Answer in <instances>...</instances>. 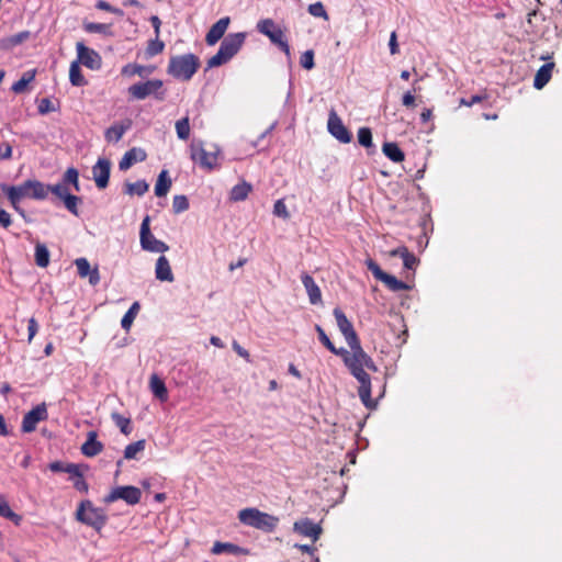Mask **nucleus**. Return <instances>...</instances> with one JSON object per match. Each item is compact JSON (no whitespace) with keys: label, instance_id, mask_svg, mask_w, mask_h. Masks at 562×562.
<instances>
[{"label":"nucleus","instance_id":"f257e3e1","mask_svg":"<svg viewBox=\"0 0 562 562\" xmlns=\"http://www.w3.org/2000/svg\"><path fill=\"white\" fill-rule=\"evenodd\" d=\"M315 329L318 334L319 341L334 355L339 356L347 369L349 370L350 374L360 383V386L358 389V394L362 403L366 407L372 408L374 406V402L371 398V378L370 375L362 370V368H359L356 362L352 360V355L349 353V350L345 348H336L335 345L331 342L329 337L326 335L325 330L319 326L316 325Z\"/></svg>","mask_w":562,"mask_h":562},{"label":"nucleus","instance_id":"f03ea898","mask_svg":"<svg viewBox=\"0 0 562 562\" xmlns=\"http://www.w3.org/2000/svg\"><path fill=\"white\" fill-rule=\"evenodd\" d=\"M334 316L336 318L337 326L346 339L352 355V360L362 370L368 369L372 372L378 371V367L373 359L363 350L361 347L360 339L356 333L352 323L347 318L346 314L339 308L334 310Z\"/></svg>","mask_w":562,"mask_h":562},{"label":"nucleus","instance_id":"7ed1b4c3","mask_svg":"<svg viewBox=\"0 0 562 562\" xmlns=\"http://www.w3.org/2000/svg\"><path fill=\"white\" fill-rule=\"evenodd\" d=\"M240 524L267 533L276 531L280 519L278 516L261 512L256 507H247L238 512Z\"/></svg>","mask_w":562,"mask_h":562},{"label":"nucleus","instance_id":"20e7f679","mask_svg":"<svg viewBox=\"0 0 562 562\" xmlns=\"http://www.w3.org/2000/svg\"><path fill=\"white\" fill-rule=\"evenodd\" d=\"M245 33L228 34L220 45L217 53L207 60V68L220 67L231 60L241 48Z\"/></svg>","mask_w":562,"mask_h":562},{"label":"nucleus","instance_id":"39448f33","mask_svg":"<svg viewBox=\"0 0 562 562\" xmlns=\"http://www.w3.org/2000/svg\"><path fill=\"white\" fill-rule=\"evenodd\" d=\"M200 67V59L194 54L172 56L169 60L167 72L173 78L189 81Z\"/></svg>","mask_w":562,"mask_h":562},{"label":"nucleus","instance_id":"423d86ee","mask_svg":"<svg viewBox=\"0 0 562 562\" xmlns=\"http://www.w3.org/2000/svg\"><path fill=\"white\" fill-rule=\"evenodd\" d=\"M76 519L100 532L106 525L108 516L103 508L93 506V504L87 499L79 504L76 510Z\"/></svg>","mask_w":562,"mask_h":562},{"label":"nucleus","instance_id":"0eeeda50","mask_svg":"<svg viewBox=\"0 0 562 562\" xmlns=\"http://www.w3.org/2000/svg\"><path fill=\"white\" fill-rule=\"evenodd\" d=\"M127 92L133 100H144L149 95H153L158 101H164L166 98L164 82L160 79H149L134 83L128 87Z\"/></svg>","mask_w":562,"mask_h":562},{"label":"nucleus","instance_id":"6e6552de","mask_svg":"<svg viewBox=\"0 0 562 562\" xmlns=\"http://www.w3.org/2000/svg\"><path fill=\"white\" fill-rule=\"evenodd\" d=\"M257 30L261 34L266 35L271 43L277 45L288 57L291 56V49L285 38V34L272 19L260 20L257 23Z\"/></svg>","mask_w":562,"mask_h":562},{"label":"nucleus","instance_id":"1a4fd4ad","mask_svg":"<svg viewBox=\"0 0 562 562\" xmlns=\"http://www.w3.org/2000/svg\"><path fill=\"white\" fill-rule=\"evenodd\" d=\"M190 157L201 168L212 170L217 166L218 150H207L203 143H192L190 146Z\"/></svg>","mask_w":562,"mask_h":562},{"label":"nucleus","instance_id":"9d476101","mask_svg":"<svg viewBox=\"0 0 562 562\" xmlns=\"http://www.w3.org/2000/svg\"><path fill=\"white\" fill-rule=\"evenodd\" d=\"M142 491L133 485L116 486L106 496L103 502L111 504L117 499H123L127 505L134 506L140 502Z\"/></svg>","mask_w":562,"mask_h":562},{"label":"nucleus","instance_id":"9b49d317","mask_svg":"<svg viewBox=\"0 0 562 562\" xmlns=\"http://www.w3.org/2000/svg\"><path fill=\"white\" fill-rule=\"evenodd\" d=\"M2 192L7 195L8 200L10 201L12 207L24 218L25 211L20 206V203L23 199H31L30 195V188L27 180L24 181L21 184L18 186H7L3 184L1 187Z\"/></svg>","mask_w":562,"mask_h":562},{"label":"nucleus","instance_id":"f8f14e48","mask_svg":"<svg viewBox=\"0 0 562 562\" xmlns=\"http://www.w3.org/2000/svg\"><path fill=\"white\" fill-rule=\"evenodd\" d=\"M367 268L372 272L373 277L383 282L391 291L398 292L409 290V285L405 282L397 280L394 276L384 272L380 266L373 260L366 261Z\"/></svg>","mask_w":562,"mask_h":562},{"label":"nucleus","instance_id":"ddd939ff","mask_svg":"<svg viewBox=\"0 0 562 562\" xmlns=\"http://www.w3.org/2000/svg\"><path fill=\"white\" fill-rule=\"evenodd\" d=\"M140 245L142 248L151 252H165L169 246L155 238L149 228V216H146L140 225Z\"/></svg>","mask_w":562,"mask_h":562},{"label":"nucleus","instance_id":"4468645a","mask_svg":"<svg viewBox=\"0 0 562 562\" xmlns=\"http://www.w3.org/2000/svg\"><path fill=\"white\" fill-rule=\"evenodd\" d=\"M48 418V412L45 403H41L27 412L22 419L21 430L24 434L33 432L40 422Z\"/></svg>","mask_w":562,"mask_h":562},{"label":"nucleus","instance_id":"2eb2a0df","mask_svg":"<svg viewBox=\"0 0 562 562\" xmlns=\"http://www.w3.org/2000/svg\"><path fill=\"white\" fill-rule=\"evenodd\" d=\"M327 128L328 132L342 144H348L352 139L351 133L344 125L341 119L334 109L329 112Z\"/></svg>","mask_w":562,"mask_h":562},{"label":"nucleus","instance_id":"dca6fc26","mask_svg":"<svg viewBox=\"0 0 562 562\" xmlns=\"http://www.w3.org/2000/svg\"><path fill=\"white\" fill-rule=\"evenodd\" d=\"M76 49L77 59L75 61H79V65L81 64L92 70H97L101 67L102 60L99 53L87 47L82 42L76 44Z\"/></svg>","mask_w":562,"mask_h":562},{"label":"nucleus","instance_id":"f3484780","mask_svg":"<svg viewBox=\"0 0 562 562\" xmlns=\"http://www.w3.org/2000/svg\"><path fill=\"white\" fill-rule=\"evenodd\" d=\"M293 530L301 536L312 538L313 541H317L323 532L322 527L310 518L296 520L293 524Z\"/></svg>","mask_w":562,"mask_h":562},{"label":"nucleus","instance_id":"a211bd4d","mask_svg":"<svg viewBox=\"0 0 562 562\" xmlns=\"http://www.w3.org/2000/svg\"><path fill=\"white\" fill-rule=\"evenodd\" d=\"M111 162L109 159L100 158L92 168L93 179L99 189H105L109 184Z\"/></svg>","mask_w":562,"mask_h":562},{"label":"nucleus","instance_id":"6ab92c4d","mask_svg":"<svg viewBox=\"0 0 562 562\" xmlns=\"http://www.w3.org/2000/svg\"><path fill=\"white\" fill-rule=\"evenodd\" d=\"M229 23L231 19L228 16H224L220 19L216 23H214L206 33V44L209 46L215 45L224 36Z\"/></svg>","mask_w":562,"mask_h":562},{"label":"nucleus","instance_id":"aec40b11","mask_svg":"<svg viewBox=\"0 0 562 562\" xmlns=\"http://www.w3.org/2000/svg\"><path fill=\"white\" fill-rule=\"evenodd\" d=\"M103 443L98 440V434L91 430L87 434V440L81 446V453L88 458L98 456L103 451Z\"/></svg>","mask_w":562,"mask_h":562},{"label":"nucleus","instance_id":"412c9836","mask_svg":"<svg viewBox=\"0 0 562 562\" xmlns=\"http://www.w3.org/2000/svg\"><path fill=\"white\" fill-rule=\"evenodd\" d=\"M147 157V154L142 148L133 147L127 150L122 159L119 162V167L121 170H127L137 161H144Z\"/></svg>","mask_w":562,"mask_h":562},{"label":"nucleus","instance_id":"4be33fe9","mask_svg":"<svg viewBox=\"0 0 562 562\" xmlns=\"http://www.w3.org/2000/svg\"><path fill=\"white\" fill-rule=\"evenodd\" d=\"M389 255L391 257H401L403 260V266L407 270H415L419 263L418 258L408 250L407 247L401 246L395 249H392Z\"/></svg>","mask_w":562,"mask_h":562},{"label":"nucleus","instance_id":"5701e85b","mask_svg":"<svg viewBox=\"0 0 562 562\" xmlns=\"http://www.w3.org/2000/svg\"><path fill=\"white\" fill-rule=\"evenodd\" d=\"M213 554L228 553L233 555H248L249 550L231 542L216 541L212 548Z\"/></svg>","mask_w":562,"mask_h":562},{"label":"nucleus","instance_id":"b1692460","mask_svg":"<svg viewBox=\"0 0 562 562\" xmlns=\"http://www.w3.org/2000/svg\"><path fill=\"white\" fill-rule=\"evenodd\" d=\"M302 283L308 294L310 302L317 304L322 302V292L319 286L308 273L302 274Z\"/></svg>","mask_w":562,"mask_h":562},{"label":"nucleus","instance_id":"393cba45","mask_svg":"<svg viewBox=\"0 0 562 562\" xmlns=\"http://www.w3.org/2000/svg\"><path fill=\"white\" fill-rule=\"evenodd\" d=\"M131 126H132L131 120H126L125 122L111 125L104 133V137H105L106 142H109V143L119 142Z\"/></svg>","mask_w":562,"mask_h":562},{"label":"nucleus","instance_id":"a878e982","mask_svg":"<svg viewBox=\"0 0 562 562\" xmlns=\"http://www.w3.org/2000/svg\"><path fill=\"white\" fill-rule=\"evenodd\" d=\"M155 273L156 279L159 281L172 282L175 279L169 260L165 256H160L157 259Z\"/></svg>","mask_w":562,"mask_h":562},{"label":"nucleus","instance_id":"bb28decb","mask_svg":"<svg viewBox=\"0 0 562 562\" xmlns=\"http://www.w3.org/2000/svg\"><path fill=\"white\" fill-rule=\"evenodd\" d=\"M554 63L542 65L535 75L533 87L538 90L542 89L551 79Z\"/></svg>","mask_w":562,"mask_h":562},{"label":"nucleus","instance_id":"cd10ccee","mask_svg":"<svg viewBox=\"0 0 562 562\" xmlns=\"http://www.w3.org/2000/svg\"><path fill=\"white\" fill-rule=\"evenodd\" d=\"M149 387L153 394L161 402H166L168 400V390L166 384L157 374H151L149 379Z\"/></svg>","mask_w":562,"mask_h":562},{"label":"nucleus","instance_id":"c85d7f7f","mask_svg":"<svg viewBox=\"0 0 562 562\" xmlns=\"http://www.w3.org/2000/svg\"><path fill=\"white\" fill-rule=\"evenodd\" d=\"M383 154L393 162H402L405 159L404 151L396 143L386 142L382 146Z\"/></svg>","mask_w":562,"mask_h":562},{"label":"nucleus","instance_id":"c756f323","mask_svg":"<svg viewBox=\"0 0 562 562\" xmlns=\"http://www.w3.org/2000/svg\"><path fill=\"white\" fill-rule=\"evenodd\" d=\"M0 517L9 519L15 526H20L22 524V520H23V517L21 515L14 513L11 509L8 501L2 495H0Z\"/></svg>","mask_w":562,"mask_h":562},{"label":"nucleus","instance_id":"7c9ffc66","mask_svg":"<svg viewBox=\"0 0 562 562\" xmlns=\"http://www.w3.org/2000/svg\"><path fill=\"white\" fill-rule=\"evenodd\" d=\"M31 199L45 200L49 193L47 184L38 180H27Z\"/></svg>","mask_w":562,"mask_h":562},{"label":"nucleus","instance_id":"2f4dec72","mask_svg":"<svg viewBox=\"0 0 562 562\" xmlns=\"http://www.w3.org/2000/svg\"><path fill=\"white\" fill-rule=\"evenodd\" d=\"M252 187L250 183L246 181H241L234 186L229 193V199L234 202L244 201L247 199L248 194L251 192Z\"/></svg>","mask_w":562,"mask_h":562},{"label":"nucleus","instance_id":"473e14b6","mask_svg":"<svg viewBox=\"0 0 562 562\" xmlns=\"http://www.w3.org/2000/svg\"><path fill=\"white\" fill-rule=\"evenodd\" d=\"M171 188V180L168 177V171L162 170L155 184V194L157 196H165Z\"/></svg>","mask_w":562,"mask_h":562},{"label":"nucleus","instance_id":"72a5a7b5","mask_svg":"<svg viewBox=\"0 0 562 562\" xmlns=\"http://www.w3.org/2000/svg\"><path fill=\"white\" fill-rule=\"evenodd\" d=\"M121 72L123 76H128V77H132V76L145 77L153 72V68L146 67L143 65H138V64H127L122 68Z\"/></svg>","mask_w":562,"mask_h":562},{"label":"nucleus","instance_id":"f704fd0d","mask_svg":"<svg viewBox=\"0 0 562 562\" xmlns=\"http://www.w3.org/2000/svg\"><path fill=\"white\" fill-rule=\"evenodd\" d=\"M69 80H70L71 85L76 86V87H83L88 83V81L86 80V78L83 77V75L81 72L79 61H72L70 64Z\"/></svg>","mask_w":562,"mask_h":562},{"label":"nucleus","instance_id":"c9c22d12","mask_svg":"<svg viewBox=\"0 0 562 562\" xmlns=\"http://www.w3.org/2000/svg\"><path fill=\"white\" fill-rule=\"evenodd\" d=\"M140 310V305L138 302H134L128 311L124 314L121 321V326L124 330L128 331L132 327L134 319L136 318L138 312Z\"/></svg>","mask_w":562,"mask_h":562},{"label":"nucleus","instance_id":"e433bc0d","mask_svg":"<svg viewBox=\"0 0 562 562\" xmlns=\"http://www.w3.org/2000/svg\"><path fill=\"white\" fill-rule=\"evenodd\" d=\"M35 262L41 268H46L49 263V251L44 244H36L35 246Z\"/></svg>","mask_w":562,"mask_h":562},{"label":"nucleus","instance_id":"4c0bfd02","mask_svg":"<svg viewBox=\"0 0 562 562\" xmlns=\"http://www.w3.org/2000/svg\"><path fill=\"white\" fill-rule=\"evenodd\" d=\"M146 440L140 439L135 442L127 445L124 449V458L127 460L136 459L137 453L143 452L145 450Z\"/></svg>","mask_w":562,"mask_h":562},{"label":"nucleus","instance_id":"58836bf2","mask_svg":"<svg viewBox=\"0 0 562 562\" xmlns=\"http://www.w3.org/2000/svg\"><path fill=\"white\" fill-rule=\"evenodd\" d=\"M70 479L74 480V487L77 491H79L81 493H87L88 492L89 485H88L87 481L83 477V473L81 472L79 464L76 465V471L71 472Z\"/></svg>","mask_w":562,"mask_h":562},{"label":"nucleus","instance_id":"ea45409f","mask_svg":"<svg viewBox=\"0 0 562 562\" xmlns=\"http://www.w3.org/2000/svg\"><path fill=\"white\" fill-rule=\"evenodd\" d=\"M175 127L179 139L187 140L190 137V122L188 116L178 120Z\"/></svg>","mask_w":562,"mask_h":562},{"label":"nucleus","instance_id":"a19ab883","mask_svg":"<svg viewBox=\"0 0 562 562\" xmlns=\"http://www.w3.org/2000/svg\"><path fill=\"white\" fill-rule=\"evenodd\" d=\"M125 188H126L125 192L131 195L136 194V195L140 196L148 191V184L144 180H138L133 183H126Z\"/></svg>","mask_w":562,"mask_h":562},{"label":"nucleus","instance_id":"79ce46f5","mask_svg":"<svg viewBox=\"0 0 562 562\" xmlns=\"http://www.w3.org/2000/svg\"><path fill=\"white\" fill-rule=\"evenodd\" d=\"M111 417H112L113 422L115 423V425L120 428L122 434L127 436V435H130L132 432L131 419L130 418L124 417V416H122L119 413H113L111 415Z\"/></svg>","mask_w":562,"mask_h":562},{"label":"nucleus","instance_id":"37998d69","mask_svg":"<svg viewBox=\"0 0 562 562\" xmlns=\"http://www.w3.org/2000/svg\"><path fill=\"white\" fill-rule=\"evenodd\" d=\"M164 49L165 43L160 41L159 37H157V35H155V38L148 42L145 53L148 57H154L162 53Z\"/></svg>","mask_w":562,"mask_h":562},{"label":"nucleus","instance_id":"c03bdc74","mask_svg":"<svg viewBox=\"0 0 562 562\" xmlns=\"http://www.w3.org/2000/svg\"><path fill=\"white\" fill-rule=\"evenodd\" d=\"M63 183L67 187V184H72L76 191L80 190L79 187V172L76 168L71 167L66 170L63 177Z\"/></svg>","mask_w":562,"mask_h":562},{"label":"nucleus","instance_id":"a18cd8bd","mask_svg":"<svg viewBox=\"0 0 562 562\" xmlns=\"http://www.w3.org/2000/svg\"><path fill=\"white\" fill-rule=\"evenodd\" d=\"M65 207L72 213L74 215L78 216V204L81 203V199L77 195L68 193L63 199Z\"/></svg>","mask_w":562,"mask_h":562},{"label":"nucleus","instance_id":"49530a36","mask_svg":"<svg viewBox=\"0 0 562 562\" xmlns=\"http://www.w3.org/2000/svg\"><path fill=\"white\" fill-rule=\"evenodd\" d=\"M76 463H64L61 461H54L48 464V469L52 472H65L71 474L76 471Z\"/></svg>","mask_w":562,"mask_h":562},{"label":"nucleus","instance_id":"de8ad7c7","mask_svg":"<svg viewBox=\"0 0 562 562\" xmlns=\"http://www.w3.org/2000/svg\"><path fill=\"white\" fill-rule=\"evenodd\" d=\"M358 143L366 148H369L373 145L372 132L369 127H360L358 130Z\"/></svg>","mask_w":562,"mask_h":562},{"label":"nucleus","instance_id":"09e8293b","mask_svg":"<svg viewBox=\"0 0 562 562\" xmlns=\"http://www.w3.org/2000/svg\"><path fill=\"white\" fill-rule=\"evenodd\" d=\"M307 11L311 15H313L315 18H322L325 21L329 20V15L326 12L322 2H315V3L310 4Z\"/></svg>","mask_w":562,"mask_h":562},{"label":"nucleus","instance_id":"8fccbe9b","mask_svg":"<svg viewBox=\"0 0 562 562\" xmlns=\"http://www.w3.org/2000/svg\"><path fill=\"white\" fill-rule=\"evenodd\" d=\"M189 209V201L186 195H175L172 201V210L175 213H181Z\"/></svg>","mask_w":562,"mask_h":562},{"label":"nucleus","instance_id":"3c124183","mask_svg":"<svg viewBox=\"0 0 562 562\" xmlns=\"http://www.w3.org/2000/svg\"><path fill=\"white\" fill-rule=\"evenodd\" d=\"M75 265L77 267V271L80 278L88 277V274L92 270L89 261L86 258L76 259Z\"/></svg>","mask_w":562,"mask_h":562},{"label":"nucleus","instance_id":"603ef678","mask_svg":"<svg viewBox=\"0 0 562 562\" xmlns=\"http://www.w3.org/2000/svg\"><path fill=\"white\" fill-rule=\"evenodd\" d=\"M420 88H416L414 87L412 91H407L403 94V98H402V104L407 108V109H413L416 106V98H415V92L416 91H419Z\"/></svg>","mask_w":562,"mask_h":562},{"label":"nucleus","instance_id":"864d4df0","mask_svg":"<svg viewBox=\"0 0 562 562\" xmlns=\"http://www.w3.org/2000/svg\"><path fill=\"white\" fill-rule=\"evenodd\" d=\"M300 65L307 70L314 67V52L312 49H308L301 55Z\"/></svg>","mask_w":562,"mask_h":562},{"label":"nucleus","instance_id":"5fc2aeb1","mask_svg":"<svg viewBox=\"0 0 562 562\" xmlns=\"http://www.w3.org/2000/svg\"><path fill=\"white\" fill-rule=\"evenodd\" d=\"M273 214L279 217H282V218L290 217L288 207L282 199L276 201L274 206H273Z\"/></svg>","mask_w":562,"mask_h":562},{"label":"nucleus","instance_id":"6e6d98bb","mask_svg":"<svg viewBox=\"0 0 562 562\" xmlns=\"http://www.w3.org/2000/svg\"><path fill=\"white\" fill-rule=\"evenodd\" d=\"M47 186H48L49 192L55 194L60 200H63L64 196L69 193L68 188L63 182L54 184V186H50V184H47Z\"/></svg>","mask_w":562,"mask_h":562},{"label":"nucleus","instance_id":"4d7b16f0","mask_svg":"<svg viewBox=\"0 0 562 562\" xmlns=\"http://www.w3.org/2000/svg\"><path fill=\"white\" fill-rule=\"evenodd\" d=\"M85 30L89 33H106L109 25L102 23H85Z\"/></svg>","mask_w":562,"mask_h":562},{"label":"nucleus","instance_id":"13d9d810","mask_svg":"<svg viewBox=\"0 0 562 562\" xmlns=\"http://www.w3.org/2000/svg\"><path fill=\"white\" fill-rule=\"evenodd\" d=\"M95 8L99 10L108 11L117 15H123V11L119 8L112 7L108 1L105 0H98L95 3Z\"/></svg>","mask_w":562,"mask_h":562},{"label":"nucleus","instance_id":"bf43d9fd","mask_svg":"<svg viewBox=\"0 0 562 562\" xmlns=\"http://www.w3.org/2000/svg\"><path fill=\"white\" fill-rule=\"evenodd\" d=\"M27 331H29L27 341L31 342L32 339L34 338V336L36 335V333L38 331V324L34 317H31L29 319Z\"/></svg>","mask_w":562,"mask_h":562},{"label":"nucleus","instance_id":"052dcab7","mask_svg":"<svg viewBox=\"0 0 562 562\" xmlns=\"http://www.w3.org/2000/svg\"><path fill=\"white\" fill-rule=\"evenodd\" d=\"M12 156V146L9 143L0 144V160L10 159Z\"/></svg>","mask_w":562,"mask_h":562},{"label":"nucleus","instance_id":"680f3d73","mask_svg":"<svg viewBox=\"0 0 562 562\" xmlns=\"http://www.w3.org/2000/svg\"><path fill=\"white\" fill-rule=\"evenodd\" d=\"M485 99H486V95H479V94H476V95H472L469 100L462 98L460 100V104L461 105H465V106H472L473 104L482 102Z\"/></svg>","mask_w":562,"mask_h":562},{"label":"nucleus","instance_id":"e2e57ef3","mask_svg":"<svg viewBox=\"0 0 562 562\" xmlns=\"http://www.w3.org/2000/svg\"><path fill=\"white\" fill-rule=\"evenodd\" d=\"M12 224L11 215L3 209L0 207V225L3 228H8Z\"/></svg>","mask_w":562,"mask_h":562},{"label":"nucleus","instance_id":"0e129e2a","mask_svg":"<svg viewBox=\"0 0 562 562\" xmlns=\"http://www.w3.org/2000/svg\"><path fill=\"white\" fill-rule=\"evenodd\" d=\"M233 349L237 352L238 356L246 359L247 361H250L249 352L244 349L237 341L233 342Z\"/></svg>","mask_w":562,"mask_h":562},{"label":"nucleus","instance_id":"69168bd1","mask_svg":"<svg viewBox=\"0 0 562 562\" xmlns=\"http://www.w3.org/2000/svg\"><path fill=\"white\" fill-rule=\"evenodd\" d=\"M389 46H390V52H391L392 55H395V54L398 53V44H397L396 32H392L391 33Z\"/></svg>","mask_w":562,"mask_h":562},{"label":"nucleus","instance_id":"338daca9","mask_svg":"<svg viewBox=\"0 0 562 562\" xmlns=\"http://www.w3.org/2000/svg\"><path fill=\"white\" fill-rule=\"evenodd\" d=\"M50 105H52V102L49 99H47V98L42 99L38 104V112L41 114H45V113L49 112L50 110H53L50 108Z\"/></svg>","mask_w":562,"mask_h":562},{"label":"nucleus","instance_id":"774afa93","mask_svg":"<svg viewBox=\"0 0 562 562\" xmlns=\"http://www.w3.org/2000/svg\"><path fill=\"white\" fill-rule=\"evenodd\" d=\"M26 87L27 83L24 80L19 79L12 85L11 89L14 93H22L26 90Z\"/></svg>","mask_w":562,"mask_h":562}]
</instances>
